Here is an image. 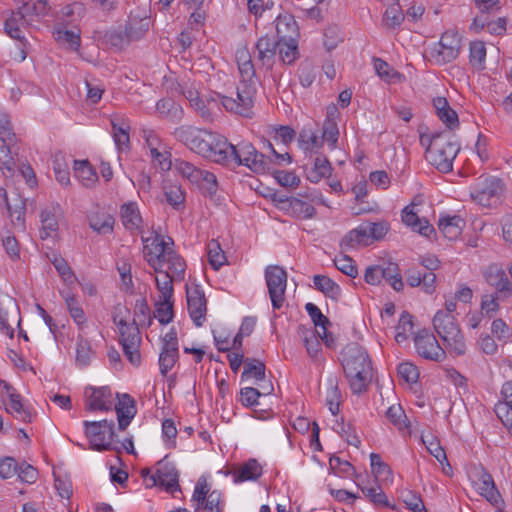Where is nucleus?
Instances as JSON below:
<instances>
[{"instance_id":"45","label":"nucleus","mask_w":512,"mask_h":512,"mask_svg":"<svg viewBox=\"0 0 512 512\" xmlns=\"http://www.w3.org/2000/svg\"><path fill=\"white\" fill-rule=\"evenodd\" d=\"M113 138L115 144L120 151L129 150L130 138L129 129L130 126L124 122L118 123L112 120Z\"/></svg>"},{"instance_id":"48","label":"nucleus","mask_w":512,"mask_h":512,"mask_svg":"<svg viewBox=\"0 0 512 512\" xmlns=\"http://www.w3.org/2000/svg\"><path fill=\"white\" fill-rule=\"evenodd\" d=\"M53 36L58 43L67 44L68 47L72 50H78L80 47L81 39L79 32L61 27L53 32Z\"/></svg>"},{"instance_id":"31","label":"nucleus","mask_w":512,"mask_h":512,"mask_svg":"<svg viewBox=\"0 0 512 512\" xmlns=\"http://www.w3.org/2000/svg\"><path fill=\"white\" fill-rule=\"evenodd\" d=\"M156 110L161 117L168 118L173 123H179L184 114L182 107L170 98L160 99Z\"/></svg>"},{"instance_id":"35","label":"nucleus","mask_w":512,"mask_h":512,"mask_svg":"<svg viewBox=\"0 0 512 512\" xmlns=\"http://www.w3.org/2000/svg\"><path fill=\"white\" fill-rule=\"evenodd\" d=\"M479 493L490 503L497 505L500 500V493L497 490L492 476L486 472L482 473L478 484Z\"/></svg>"},{"instance_id":"15","label":"nucleus","mask_w":512,"mask_h":512,"mask_svg":"<svg viewBox=\"0 0 512 512\" xmlns=\"http://www.w3.org/2000/svg\"><path fill=\"white\" fill-rule=\"evenodd\" d=\"M118 403L115 406L118 429L124 431L137 413L135 400L127 393H117Z\"/></svg>"},{"instance_id":"46","label":"nucleus","mask_w":512,"mask_h":512,"mask_svg":"<svg viewBox=\"0 0 512 512\" xmlns=\"http://www.w3.org/2000/svg\"><path fill=\"white\" fill-rule=\"evenodd\" d=\"M48 258L65 283H67V284L75 283L76 276H75L74 272L71 270L67 261L63 257H61L60 255H58L56 253H53L52 256L48 255Z\"/></svg>"},{"instance_id":"5","label":"nucleus","mask_w":512,"mask_h":512,"mask_svg":"<svg viewBox=\"0 0 512 512\" xmlns=\"http://www.w3.org/2000/svg\"><path fill=\"white\" fill-rule=\"evenodd\" d=\"M256 91V82H240L237 86L236 98L221 94L217 96L227 111L247 117L251 114Z\"/></svg>"},{"instance_id":"9","label":"nucleus","mask_w":512,"mask_h":512,"mask_svg":"<svg viewBox=\"0 0 512 512\" xmlns=\"http://www.w3.org/2000/svg\"><path fill=\"white\" fill-rule=\"evenodd\" d=\"M461 39L456 32L446 31L432 50V57L439 65L454 61L460 52Z\"/></svg>"},{"instance_id":"19","label":"nucleus","mask_w":512,"mask_h":512,"mask_svg":"<svg viewBox=\"0 0 512 512\" xmlns=\"http://www.w3.org/2000/svg\"><path fill=\"white\" fill-rule=\"evenodd\" d=\"M278 44V40L268 35L258 39L255 48L257 50V60L262 66H266L268 69L272 68Z\"/></svg>"},{"instance_id":"59","label":"nucleus","mask_w":512,"mask_h":512,"mask_svg":"<svg viewBox=\"0 0 512 512\" xmlns=\"http://www.w3.org/2000/svg\"><path fill=\"white\" fill-rule=\"evenodd\" d=\"M207 254L208 261L215 270H219L226 261V256L216 240H211L208 243Z\"/></svg>"},{"instance_id":"7","label":"nucleus","mask_w":512,"mask_h":512,"mask_svg":"<svg viewBox=\"0 0 512 512\" xmlns=\"http://www.w3.org/2000/svg\"><path fill=\"white\" fill-rule=\"evenodd\" d=\"M265 280L273 308L280 309L285 300L287 272L278 265L267 266L265 269Z\"/></svg>"},{"instance_id":"32","label":"nucleus","mask_w":512,"mask_h":512,"mask_svg":"<svg viewBox=\"0 0 512 512\" xmlns=\"http://www.w3.org/2000/svg\"><path fill=\"white\" fill-rule=\"evenodd\" d=\"M10 402L6 406V411L12 414L16 419L30 423L32 421V413L28 407L22 403L21 395L15 392L9 393Z\"/></svg>"},{"instance_id":"58","label":"nucleus","mask_w":512,"mask_h":512,"mask_svg":"<svg viewBox=\"0 0 512 512\" xmlns=\"http://www.w3.org/2000/svg\"><path fill=\"white\" fill-rule=\"evenodd\" d=\"M403 20L404 14L402 8L398 5V2H392L383 17L385 25L395 29L402 24Z\"/></svg>"},{"instance_id":"23","label":"nucleus","mask_w":512,"mask_h":512,"mask_svg":"<svg viewBox=\"0 0 512 512\" xmlns=\"http://www.w3.org/2000/svg\"><path fill=\"white\" fill-rule=\"evenodd\" d=\"M433 106L438 118L450 129L453 130L459 126L458 114L452 109L444 97L433 99Z\"/></svg>"},{"instance_id":"26","label":"nucleus","mask_w":512,"mask_h":512,"mask_svg":"<svg viewBox=\"0 0 512 512\" xmlns=\"http://www.w3.org/2000/svg\"><path fill=\"white\" fill-rule=\"evenodd\" d=\"M349 381L350 389L353 394H361L368 388L372 380V367L363 368L362 370L353 371L352 373H344Z\"/></svg>"},{"instance_id":"1","label":"nucleus","mask_w":512,"mask_h":512,"mask_svg":"<svg viewBox=\"0 0 512 512\" xmlns=\"http://www.w3.org/2000/svg\"><path fill=\"white\" fill-rule=\"evenodd\" d=\"M426 141L428 143L426 148L428 162L442 173L451 172L453 161L460 151V145L451 139V135L447 131L436 132L430 137L421 135V144L424 145Z\"/></svg>"},{"instance_id":"63","label":"nucleus","mask_w":512,"mask_h":512,"mask_svg":"<svg viewBox=\"0 0 512 512\" xmlns=\"http://www.w3.org/2000/svg\"><path fill=\"white\" fill-rule=\"evenodd\" d=\"M500 300L502 299L498 296V294L483 295L480 304L482 314L492 318L493 315L499 310Z\"/></svg>"},{"instance_id":"38","label":"nucleus","mask_w":512,"mask_h":512,"mask_svg":"<svg viewBox=\"0 0 512 512\" xmlns=\"http://www.w3.org/2000/svg\"><path fill=\"white\" fill-rule=\"evenodd\" d=\"M164 196L169 205L176 210L184 208L185 193L180 185L165 183L163 186Z\"/></svg>"},{"instance_id":"62","label":"nucleus","mask_w":512,"mask_h":512,"mask_svg":"<svg viewBox=\"0 0 512 512\" xmlns=\"http://www.w3.org/2000/svg\"><path fill=\"white\" fill-rule=\"evenodd\" d=\"M305 309L310 316L315 327L320 328L326 333V329L331 325L330 320L323 315L321 310L313 303H307Z\"/></svg>"},{"instance_id":"49","label":"nucleus","mask_w":512,"mask_h":512,"mask_svg":"<svg viewBox=\"0 0 512 512\" xmlns=\"http://www.w3.org/2000/svg\"><path fill=\"white\" fill-rule=\"evenodd\" d=\"M55 208H46L40 214L42 231L41 238L45 239L51 235L52 232L58 230V221L55 213Z\"/></svg>"},{"instance_id":"24","label":"nucleus","mask_w":512,"mask_h":512,"mask_svg":"<svg viewBox=\"0 0 512 512\" xmlns=\"http://www.w3.org/2000/svg\"><path fill=\"white\" fill-rule=\"evenodd\" d=\"M370 244L372 243L369 239L368 230L366 229L365 224L349 231L340 242L341 248L345 251L359 246H368Z\"/></svg>"},{"instance_id":"20","label":"nucleus","mask_w":512,"mask_h":512,"mask_svg":"<svg viewBox=\"0 0 512 512\" xmlns=\"http://www.w3.org/2000/svg\"><path fill=\"white\" fill-rule=\"evenodd\" d=\"M339 111L336 105L332 104L327 107L326 119L323 123L322 139L325 140L331 148H335L338 142L339 129L337 118Z\"/></svg>"},{"instance_id":"57","label":"nucleus","mask_w":512,"mask_h":512,"mask_svg":"<svg viewBox=\"0 0 512 512\" xmlns=\"http://www.w3.org/2000/svg\"><path fill=\"white\" fill-rule=\"evenodd\" d=\"M154 317H156L162 325L170 323L174 317L172 299H162L159 301L156 304Z\"/></svg>"},{"instance_id":"18","label":"nucleus","mask_w":512,"mask_h":512,"mask_svg":"<svg viewBox=\"0 0 512 512\" xmlns=\"http://www.w3.org/2000/svg\"><path fill=\"white\" fill-rule=\"evenodd\" d=\"M402 221L407 226H410L413 231L427 238H430L431 234H435L434 227L426 219H420L418 217L417 213L414 211V203H411L403 209Z\"/></svg>"},{"instance_id":"36","label":"nucleus","mask_w":512,"mask_h":512,"mask_svg":"<svg viewBox=\"0 0 512 512\" xmlns=\"http://www.w3.org/2000/svg\"><path fill=\"white\" fill-rule=\"evenodd\" d=\"M117 326L120 332V344L131 342L141 344L140 331L135 319L133 320L132 323H128L127 321L121 319L117 323Z\"/></svg>"},{"instance_id":"60","label":"nucleus","mask_w":512,"mask_h":512,"mask_svg":"<svg viewBox=\"0 0 512 512\" xmlns=\"http://www.w3.org/2000/svg\"><path fill=\"white\" fill-rule=\"evenodd\" d=\"M421 440L426 446L427 450L433 455L441 464L447 461L446 452L440 445V442L432 435H422Z\"/></svg>"},{"instance_id":"29","label":"nucleus","mask_w":512,"mask_h":512,"mask_svg":"<svg viewBox=\"0 0 512 512\" xmlns=\"http://www.w3.org/2000/svg\"><path fill=\"white\" fill-rule=\"evenodd\" d=\"M464 226V219L457 215L441 218L438 223L439 230L449 240H456L461 235Z\"/></svg>"},{"instance_id":"52","label":"nucleus","mask_w":512,"mask_h":512,"mask_svg":"<svg viewBox=\"0 0 512 512\" xmlns=\"http://www.w3.org/2000/svg\"><path fill=\"white\" fill-rule=\"evenodd\" d=\"M179 358V349L162 348L159 355V369L163 376L173 368Z\"/></svg>"},{"instance_id":"33","label":"nucleus","mask_w":512,"mask_h":512,"mask_svg":"<svg viewBox=\"0 0 512 512\" xmlns=\"http://www.w3.org/2000/svg\"><path fill=\"white\" fill-rule=\"evenodd\" d=\"M314 286L317 290L322 292L326 297L335 301L341 296L340 286L334 282L330 277L325 275H315L313 278Z\"/></svg>"},{"instance_id":"14","label":"nucleus","mask_w":512,"mask_h":512,"mask_svg":"<svg viewBox=\"0 0 512 512\" xmlns=\"http://www.w3.org/2000/svg\"><path fill=\"white\" fill-rule=\"evenodd\" d=\"M281 209L297 219H310L316 215V209L310 203L297 197L279 199Z\"/></svg>"},{"instance_id":"13","label":"nucleus","mask_w":512,"mask_h":512,"mask_svg":"<svg viewBox=\"0 0 512 512\" xmlns=\"http://www.w3.org/2000/svg\"><path fill=\"white\" fill-rule=\"evenodd\" d=\"M86 398V409L89 411H109L112 408V392L107 386L87 387L84 392Z\"/></svg>"},{"instance_id":"56","label":"nucleus","mask_w":512,"mask_h":512,"mask_svg":"<svg viewBox=\"0 0 512 512\" xmlns=\"http://www.w3.org/2000/svg\"><path fill=\"white\" fill-rule=\"evenodd\" d=\"M386 417L399 431L409 427L405 411L401 405L390 406L386 411Z\"/></svg>"},{"instance_id":"47","label":"nucleus","mask_w":512,"mask_h":512,"mask_svg":"<svg viewBox=\"0 0 512 512\" xmlns=\"http://www.w3.org/2000/svg\"><path fill=\"white\" fill-rule=\"evenodd\" d=\"M149 29L148 19H133L125 26L126 38L129 42L141 39Z\"/></svg>"},{"instance_id":"44","label":"nucleus","mask_w":512,"mask_h":512,"mask_svg":"<svg viewBox=\"0 0 512 512\" xmlns=\"http://www.w3.org/2000/svg\"><path fill=\"white\" fill-rule=\"evenodd\" d=\"M114 217L110 214H93L89 217V226L99 234H108L113 231Z\"/></svg>"},{"instance_id":"27","label":"nucleus","mask_w":512,"mask_h":512,"mask_svg":"<svg viewBox=\"0 0 512 512\" xmlns=\"http://www.w3.org/2000/svg\"><path fill=\"white\" fill-rule=\"evenodd\" d=\"M161 260H163V265L167 263L168 267L165 272H168V275L172 276V279H176V281H182L184 279L186 263L172 248L166 252L165 257Z\"/></svg>"},{"instance_id":"21","label":"nucleus","mask_w":512,"mask_h":512,"mask_svg":"<svg viewBox=\"0 0 512 512\" xmlns=\"http://www.w3.org/2000/svg\"><path fill=\"white\" fill-rule=\"evenodd\" d=\"M21 2L19 9L31 25L39 22L50 10L47 0H21Z\"/></svg>"},{"instance_id":"41","label":"nucleus","mask_w":512,"mask_h":512,"mask_svg":"<svg viewBox=\"0 0 512 512\" xmlns=\"http://www.w3.org/2000/svg\"><path fill=\"white\" fill-rule=\"evenodd\" d=\"M65 300L69 315L74 322L81 328L86 323V317L83 308L79 304L77 297L70 293H61Z\"/></svg>"},{"instance_id":"6","label":"nucleus","mask_w":512,"mask_h":512,"mask_svg":"<svg viewBox=\"0 0 512 512\" xmlns=\"http://www.w3.org/2000/svg\"><path fill=\"white\" fill-rule=\"evenodd\" d=\"M504 191L503 182L497 177L479 180L472 188L471 198L484 207H492L500 202Z\"/></svg>"},{"instance_id":"54","label":"nucleus","mask_w":512,"mask_h":512,"mask_svg":"<svg viewBox=\"0 0 512 512\" xmlns=\"http://www.w3.org/2000/svg\"><path fill=\"white\" fill-rule=\"evenodd\" d=\"M200 130L193 126L183 125L174 130L173 136L190 149Z\"/></svg>"},{"instance_id":"12","label":"nucleus","mask_w":512,"mask_h":512,"mask_svg":"<svg viewBox=\"0 0 512 512\" xmlns=\"http://www.w3.org/2000/svg\"><path fill=\"white\" fill-rule=\"evenodd\" d=\"M416 350L425 359L441 362L445 359L446 353L439 345L436 337L423 329L414 337Z\"/></svg>"},{"instance_id":"39","label":"nucleus","mask_w":512,"mask_h":512,"mask_svg":"<svg viewBox=\"0 0 512 512\" xmlns=\"http://www.w3.org/2000/svg\"><path fill=\"white\" fill-rule=\"evenodd\" d=\"M381 276L382 280H386L395 291L403 290L404 282L398 264L390 262L386 266H381Z\"/></svg>"},{"instance_id":"34","label":"nucleus","mask_w":512,"mask_h":512,"mask_svg":"<svg viewBox=\"0 0 512 512\" xmlns=\"http://www.w3.org/2000/svg\"><path fill=\"white\" fill-rule=\"evenodd\" d=\"M262 475V467L255 459H250L244 463L234 474V482H244L257 480Z\"/></svg>"},{"instance_id":"50","label":"nucleus","mask_w":512,"mask_h":512,"mask_svg":"<svg viewBox=\"0 0 512 512\" xmlns=\"http://www.w3.org/2000/svg\"><path fill=\"white\" fill-rule=\"evenodd\" d=\"M94 352L92 351L90 342L81 335L77 339L76 363L80 367L88 366L91 362Z\"/></svg>"},{"instance_id":"40","label":"nucleus","mask_w":512,"mask_h":512,"mask_svg":"<svg viewBox=\"0 0 512 512\" xmlns=\"http://www.w3.org/2000/svg\"><path fill=\"white\" fill-rule=\"evenodd\" d=\"M277 51L284 64L291 65L299 57L297 40H278Z\"/></svg>"},{"instance_id":"42","label":"nucleus","mask_w":512,"mask_h":512,"mask_svg":"<svg viewBox=\"0 0 512 512\" xmlns=\"http://www.w3.org/2000/svg\"><path fill=\"white\" fill-rule=\"evenodd\" d=\"M331 164L324 156H317L314 160V167L309 171L307 178L312 183H318L322 178L331 174Z\"/></svg>"},{"instance_id":"64","label":"nucleus","mask_w":512,"mask_h":512,"mask_svg":"<svg viewBox=\"0 0 512 512\" xmlns=\"http://www.w3.org/2000/svg\"><path fill=\"white\" fill-rule=\"evenodd\" d=\"M494 410L497 417L512 434V407H510L509 403L504 400V402L496 404Z\"/></svg>"},{"instance_id":"22","label":"nucleus","mask_w":512,"mask_h":512,"mask_svg":"<svg viewBox=\"0 0 512 512\" xmlns=\"http://www.w3.org/2000/svg\"><path fill=\"white\" fill-rule=\"evenodd\" d=\"M276 33L278 40H297L299 30L294 17L291 14L279 15L276 18Z\"/></svg>"},{"instance_id":"10","label":"nucleus","mask_w":512,"mask_h":512,"mask_svg":"<svg viewBox=\"0 0 512 512\" xmlns=\"http://www.w3.org/2000/svg\"><path fill=\"white\" fill-rule=\"evenodd\" d=\"M156 485L164 486L166 491L171 493L181 490L178 470L175 465L167 461L166 458L157 463V471L155 474H151L150 483H147L148 487Z\"/></svg>"},{"instance_id":"16","label":"nucleus","mask_w":512,"mask_h":512,"mask_svg":"<svg viewBox=\"0 0 512 512\" xmlns=\"http://www.w3.org/2000/svg\"><path fill=\"white\" fill-rule=\"evenodd\" d=\"M187 306L191 319L197 327L203 325L206 318V298L202 291L194 289L187 291Z\"/></svg>"},{"instance_id":"61","label":"nucleus","mask_w":512,"mask_h":512,"mask_svg":"<svg viewBox=\"0 0 512 512\" xmlns=\"http://www.w3.org/2000/svg\"><path fill=\"white\" fill-rule=\"evenodd\" d=\"M402 501L405 503L406 507L413 512H428L424 506L423 500L420 494L411 491L405 490L401 492Z\"/></svg>"},{"instance_id":"25","label":"nucleus","mask_w":512,"mask_h":512,"mask_svg":"<svg viewBox=\"0 0 512 512\" xmlns=\"http://www.w3.org/2000/svg\"><path fill=\"white\" fill-rule=\"evenodd\" d=\"M31 25L21 10L13 11L4 23L6 33L18 41L24 39L23 29Z\"/></svg>"},{"instance_id":"11","label":"nucleus","mask_w":512,"mask_h":512,"mask_svg":"<svg viewBox=\"0 0 512 512\" xmlns=\"http://www.w3.org/2000/svg\"><path fill=\"white\" fill-rule=\"evenodd\" d=\"M341 364L344 373L371 368L372 364L367 351L357 343L346 345L341 352Z\"/></svg>"},{"instance_id":"53","label":"nucleus","mask_w":512,"mask_h":512,"mask_svg":"<svg viewBox=\"0 0 512 512\" xmlns=\"http://www.w3.org/2000/svg\"><path fill=\"white\" fill-rule=\"evenodd\" d=\"M175 168L179 174H181L184 178H187L191 183H200L203 170L197 168L192 163L184 160H178L176 161Z\"/></svg>"},{"instance_id":"51","label":"nucleus","mask_w":512,"mask_h":512,"mask_svg":"<svg viewBox=\"0 0 512 512\" xmlns=\"http://www.w3.org/2000/svg\"><path fill=\"white\" fill-rule=\"evenodd\" d=\"M486 47L482 41H474L470 43L469 60L473 67L478 70L485 68Z\"/></svg>"},{"instance_id":"4","label":"nucleus","mask_w":512,"mask_h":512,"mask_svg":"<svg viewBox=\"0 0 512 512\" xmlns=\"http://www.w3.org/2000/svg\"><path fill=\"white\" fill-rule=\"evenodd\" d=\"M246 166L255 173H264L268 167V162L263 153L258 152L249 142H241L237 145L232 144L229 153V167Z\"/></svg>"},{"instance_id":"30","label":"nucleus","mask_w":512,"mask_h":512,"mask_svg":"<svg viewBox=\"0 0 512 512\" xmlns=\"http://www.w3.org/2000/svg\"><path fill=\"white\" fill-rule=\"evenodd\" d=\"M120 216L124 227L131 232L139 230L142 217L136 203L129 202L121 206Z\"/></svg>"},{"instance_id":"8","label":"nucleus","mask_w":512,"mask_h":512,"mask_svg":"<svg viewBox=\"0 0 512 512\" xmlns=\"http://www.w3.org/2000/svg\"><path fill=\"white\" fill-rule=\"evenodd\" d=\"M142 242L144 243V255L147 258L149 265L154 269L155 272H162L163 257L174 245V241L171 237L167 240L163 239L158 233L150 237L142 236Z\"/></svg>"},{"instance_id":"43","label":"nucleus","mask_w":512,"mask_h":512,"mask_svg":"<svg viewBox=\"0 0 512 512\" xmlns=\"http://www.w3.org/2000/svg\"><path fill=\"white\" fill-rule=\"evenodd\" d=\"M214 133L215 132L206 129H201L190 150L207 159L211 144L213 143Z\"/></svg>"},{"instance_id":"3","label":"nucleus","mask_w":512,"mask_h":512,"mask_svg":"<svg viewBox=\"0 0 512 512\" xmlns=\"http://www.w3.org/2000/svg\"><path fill=\"white\" fill-rule=\"evenodd\" d=\"M433 326L440 338L457 355H463L465 353L466 345L464 336L452 314L439 310L433 318Z\"/></svg>"},{"instance_id":"37","label":"nucleus","mask_w":512,"mask_h":512,"mask_svg":"<svg viewBox=\"0 0 512 512\" xmlns=\"http://www.w3.org/2000/svg\"><path fill=\"white\" fill-rule=\"evenodd\" d=\"M266 366L264 362L256 358H246L244 361V370L242 379L254 378L256 381H264L266 377Z\"/></svg>"},{"instance_id":"55","label":"nucleus","mask_w":512,"mask_h":512,"mask_svg":"<svg viewBox=\"0 0 512 512\" xmlns=\"http://www.w3.org/2000/svg\"><path fill=\"white\" fill-rule=\"evenodd\" d=\"M13 143H3L0 146V169L6 177L12 176L14 173L15 161L11 155L10 146Z\"/></svg>"},{"instance_id":"17","label":"nucleus","mask_w":512,"mask_h":512,"mask_svg":"<svg viewBox=\"0 0 512 512\" xmlns=\"http://www.w3.org/2000/svg\"><path fill=\"white\" fill-rule=\"evenodd\" d=\"M230 149H232V143H230L226 137L214 133L213 143L211 144L207 159L222 166L229 167Z\"/></svg>"},{"instance_id":"2","label":"nucleus","mask_w":512,"mask_h":512,"mask_svg":"<svg viewBox=\"0 0 512 512\" xmlns=\"http://www.w3.org/2000/svg\"><path fill=\"white\" fill-rule=\"evenodd\" d=\"M85 436L89 448L98 452L114 450L120 453L119 446H114L115 422L113 420L84 421Z\"/></svg>"},{"instance_id":"28","label":"nucleus","mask_w":512,"mask_h":512,"mask_svg":"<svg viewBox=\"0 0 512 512\" xmlns=\"http://www.w3.org/2000/svg\"><path fill=\"white\" fill-rule=\"evenodd\" d=\"M73 169L76 178L86 188L93 187L98 181V175L88 160H75Z\"/></svg>"}]
</instances>
